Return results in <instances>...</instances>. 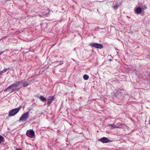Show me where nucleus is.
I'll return each mask as SVG.
<instances>
[{
  "label": "nucleus",
  "mask_w": 150,
  "mask_h": 150,
  "mask_svg": "<svg viewBox=\"0 0 150 150\" xmlns=\"http://www.w3.org/2000/svg\"><path fill=\"white\" fill-rule=\"evenodd\" d=\"M109 61H112V59H109Z\"/></svg>",
  "instance_id": "nucleus-23"
},
{
  "label": "nucleus",
  "mask_w": 150,
  "mask_h": 150,
  "mask_svg": "<svg viewBox=\"0 0 150 150\" xmlns=\"http://www.w3.org/2000/svg\"><path fill=\"white\" fill-rule=\"evenodd\" d=\"M29 84V83H27L26 82H24L23 83L22 86L20 88H21L23 87H26Z\"/></svg>",
  "instance_id": "nucleus-14"
},
{
  "label": "nucleus",
  "mask_w": 150,
  "mask_h": 150,
  "mask_svg": "<svg viewBox=\"0 0 150 150\" xmlns=\"http://www.w3.org/2000/svg\"><path fill=\"white\" fill-rule=\"evenodd\" d=\"M15 150H22V149H21L16 148L15 149Z\"/></svg>",
  "instance_id": "nucleus-19"
},
{
  "label": "nucleus",
  "mask_w": 150,
  "mask_h": 150,
  "mask_svg": "<svg viewBox=\"0 0 150 150\" xmlns=\"http://www.w3.org/2000/svg\"><path fill=\"white\" fill-rule=\"evenodd\" d=\"M22 82L23 81L22 80L20 81H17L15 83H14L13 84V85L17 87V86L21 84L22 83Z\"/></svg>",
  "instance_id": "nucleus-11"
},
{
  "label": "nucleus",
  "mask_w": 150,
  "mask_h": 150,
  "mask_svg": "<svg viewBox=\"0 0 150 150\" xmlns=\"http://www.w3.org/2000/svg\"><path fill=\"white\" fill-rule=\"evenodd\" d=\"M89 45L94 48L98 49H101L103 48V46L101 44L97 43H92L89 44Z\"/></svg>",
  "instance_id": "nucleus-4"
},
{
  "label": "nucleus",
  "mask_w": 150,
  "mask_h": 150,
  "mask_svg": "<svg viewBox=\"0 0 150 150\" xmlns=\"http://www.w3.org/2000/svg\"><path fill=\"white\" fill-rule=\"evenodd\" d=\"M119 7V5H116L115 6H112V7L113 8L114 10H115L117 9Z\"/></svg>",
  "instance_id": "nucleus-17"
},
{
  "label": "nucleus",
  "mask_w": 150,
  "mask_h": 150,
  "mask_svg": "<svg viewBox=\"0 0 150 150\" xmlns=\"http://www.w3.org/2000/svg\"><path fill=\"white\" fill-rule=\"evenodd\" d=\"M43 14H42L41 15H40V14H38V15L39 16V17H42V16H43L42 15Z\"/></svg>",
  "instance_id": "nucleus-21"
},
{
  "label": "nucleus",
  "mask_w": 150,
  "mask_h": 150,
  "mask_svg": "<svg viewBox=\"0 0 150 150\" xmlns=\"http://www.w3.org/2000/svg\"><path fill=\"white\" fill-rule=\"evenodd\" d=\"M99 140L103 143H107L111 142L107 138L105 137H103L100 139Z\"/></svg>",
  "instance_id": "nucleus-6"
},
{
  "label": "nucleus",
  "mask_w": 150,
  "mask_h": 150,
  "mask_svg": "<svg viewBox=\"0 0 150 150\" xmlns=\"http://www.w3.org/2000/svg\"><path fill=\"white\" fill-rule=\"evenodd\" d=\"M4 52V51H1L0 52V55L2 54Z\"/></svg>",
  "instance_id": "nucleus-20"
},
{
  "label": "nucleus",
  "mask_w": 150,
  "mask_h": 150,
  "mask_svg": "<svg viewBox=\"0 0 150 150\" xmlns=\"http://www.w3.org/2000/svg\"><path fill=\"white\" fill-rule=\"evenodd\" d=\"M61 64H62V63H60L59 64V65H61Z\"/></svg>",
  "instance_id": "nucleus-24"
},
{
  "label": "nucleus",
  "mask_w": 150,
  "mask_h": 150,
  "mask_svg": "<svg viewBox=\"0 0 150 150\" xmlns=\"http://www.w3.org/2000/svg\"><path fill=\"white\" fill-rule=\"evenodd\" d=\"M10 87L9 86L8 87H7V88L4 91V92H6L7 91H8V90H10Z\"/></svg>",
  "instance_id": "nucleus-18"
},
{
  "label": "nucleus",
  "mask_w": 150,
  "mask_h": 150,
  "mask_svg": "<svg viewBox=\"0 0 150 150\" xmlns=\"http://www.w3.org/2000/svg\"><path fill=\"white\" fill-rule=\"evenodd\" d=\"M89 76L86 74H84L83 76V79L85 80H87L89 79Z\"/></svg>",
  "instance_id": "nucleus-16"
},
{
  "label": "nucleus",
  "mask_w": 150,
  "mask_h": 150,
  "mask_svg": "<svg viewBox=\"0 0 150 150\" xmlns=\"http://www.w3.org/2000/svg\"><path fill=\"white\" fill-rule=\"evenodd\" d=\"M40 99L42 102H44L46 100V98L43 96H41L39 97Z\"/></svg>",
  "instance_id": "nucleus-13"
},
{
  "label": "nucleus",
  "mask_w": 150,
  "mask_h": 150,
  "mask_svg": "<svg viewBox=\"0 0 150 150\" xmlns=\"http://www.w3.org/2000/svg\"><path fill=\"white\" fill-rule=\"evenodd\" d=\"M109 126H110L111 127V129H114L115 128H121V127L119 126H117V125H114L113 124H109L108 125Z\"/></svg>",
  "instance_id": "nucleus-7"
},
{
  "label": "nucleus",
  "mask_w": 150,
  "mask_h": 150,
  "mask_svg": "<svg viewBox=\"0 0 150 150\" xmlns=\"http://www.w3.org/2000/svg\"><path fill=\"white\" fill-rule=\"evenodd\" d=\"M4 138L1 135H0V144H1L2 142H4Z\"/></svg>",
  "instance_id": "nucleus-15"
},
{
  "label": "nucleus",
  "mask_w": 150,
  "mask_h": 150,
  "mask_svg": "<svg viewBox=\"0 0 150 150\" xmlns=\"http://www.w3.org/2000/svg\"><path fill=\"white\" fill-rule=\"evenodd\" d=\"M26 134L28 137L31 138H33L35 137V132L32 129L27 130L26 131Z\"/></svg>",
  "instance_id": "nucleus-2"
},
{
  "label": "nucleus",
  "mask_w": 150,
  "mask_h": 150,
  "mask_svg": "<svg viewBox=\"0 0 150 150\" xmlns=\"http://www.w3.org/2000/svg\"><path fill=\"white\" fill-rule=\"evenodd\" d=\"M48 10L49 11L47 13H45V14H43L42 15L43 16H45L46 17H48L49 15H50L51 14H52V11H51L50 9H48Z\"/></svg>",
  "instance_id": "nucleus-10"
},
{
  "label": "nucleus",
  "mask_w": 150,
  "mask_h": 150,
  "mask_svg": "<svg viewBox=\"0 0 150 150\" xmlns=\"http://www.w3.org/2000/svg\"><path fill=\"white\" fill-rule=\"evenodd\" d=\"M9 68H6L4 69L3 70L0 71V76H1L2 74L6 72L7 70H9Z\"/></svg>",
  "instance_id": "nucleus-12"
},
{
  "label": "nucleus",
  "mask_w": 150,
  "mask_h": 150,
  "mask_svg": "<svg viewBox=\"0 0 150 150\" xmlns=\"http://www.w3.org/2000/svg\"><path fill=\"white\" fill-rule=\"evenodd\" d=\"M29 112H27L23 113L21 117H20L19 121H25L28 118L29 115Z\"/></svg>",
  "instance_id": "nucleus-3"
},
{
  "label": "nucleus",
  "mask_w": 150,
  "mask_h": 150,
  "mask_svg": "<svg viewBox=\"0 0 150 150\" xmlns=\"http://www.w3.org/2000/svg\"><path fill=\"white\" fill-rule=\"evenodd\" d=\"M54 99V97L53 96L51 97L50 98L48 99L47 104L48 105H50L51 103L53 101Z\"/></svg>",
  "instance_id": "nucleus-9"
},
{
  "label": "nucleus",
  "mask_w": 150,
  "mask_h": 150,
  "mask_svg": "<svg viewBox=\"0 0 150 150\" xmlns=\"http://www.w3.org/2000/svg\"><path fill=\"white\" fill-rule=\"evenodd\" d=\"M142 11V8L140 7H137L136 8L134 11L135 13H140Z\"/></svg>",
  "instance_id": "nucleus-8"
},
{
  "label": "nucleus",
  "mask_w": 150,
  "mask_h": 150,
  "mask_svg": "<svg viewBox=\"0 0 150 150\" xmlns=\"http://www.w3.org/2000/svg\"><path fill=\"white\" fill-rule=\"evenodd\" d=\"M22 108L21 106H20L19 107L16 108H15L11 110L9 112L8 114V116H13L16 114Z\"/></svg>",
  "instance_id": "nucleus-1"
},
{
  "label": "nucleus",
  "mask_w": 150,
  "mask_h": 150,
  "mask_svg": "<svg viewBox=\"0 0 150 150\" xmlns=\"http://www.w3.org/2000/svg\"><path fill=\"white\" fill-rule=\"evenodd\" d=\"M9 86L10 87V88H11V91L10 92V93H12L15 91H18L21 88H17L16 86L14 85L13 84H12Z\"/></svg>",
  "instance_id": "nucleus-5"
},
{
  "label": "nucleus",
  "mask_w": 150,
  "mask_h": 150,
  "mask_svg": "<svg viewBox=\"0 0 150 150\" xmlns=\"http://www.w3.org/2000/svg\"><path fill=\"white\" fill-rule=\"evenodd\" d=\"M111 57V56L110 55H108V57Z\"/></svg>",
  "instance_id": "nucleus-22"
}]
</instances>
